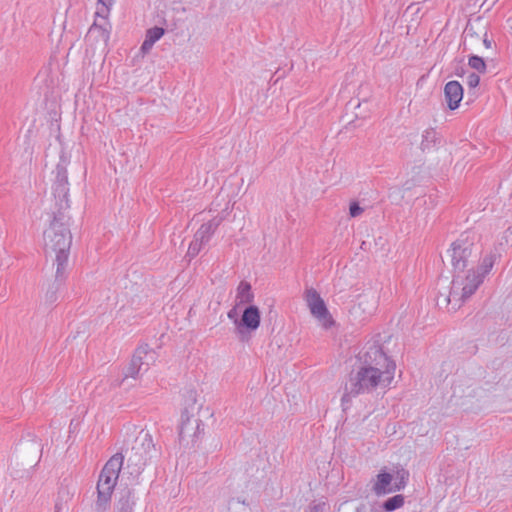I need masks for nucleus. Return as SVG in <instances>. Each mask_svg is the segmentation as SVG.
<instances>
[{
    "mask_svg": "<svg viewBox=\"0 0 512 512\" xmlns=\"http://www.w3.org/2000/svg\"><path fill=\"white\" fill-rule=\"evenodd\" d=\"M396 365L380 347H373L365 354V365L355 378L351 379L349 388L342 396V403L349 402L360 393L370 392L378 386L387 387L394 378Z\"/></svg>",
    "mask_w": 512,
    "mask_h": 512,
    "instance_id": "nucleus-1",
    "label": "nucleus"
},
{
    "mask_svg": "<svg viewBox=\"0 0 512 512\" xmlns=\"http://www.w3.org/2000/svg\"><path fill=\"white\" fill-rule=\"evenodd\" d=\"M500 257L499 251L491 250L482 260L477 271L468 270L465 275H453L448 293H440L436 299L439 307L456 311L478 289L485 276L491 271L495 261Z\"/></svg>",
    "mask_w": 512,
    "mask_h": 512,
    "instance_id": "nucleus-2",
    "label": "nucleus"
},
{
    "mask_svg": "<svg viewBox=\"0 0 512 512\" xmlns=\"http://www.w3.org/2000/svg\"><path fill=\"white\" fill-rule=\"evenodd\" d=\"M65 211L59 209L53 211V219L44 231L45 251L55 253L56 278L60 281L64 279V271L72 243V235L68 227L69 217L65 214Z\"/></svg>",
    "mask_w": 512,
    "mask_h": 512,
    "instance_id": "nucleus-3",
    "label": "nucleus"
},
{
    "mask_svg": "<svg viewBox=\"0 0 512 512\" xmlns=\"http://www.w3.org/2000/svg\"><path fill=\"white\" fill-rule=\"evenodd\" d=\"M124 455L114 454L104 465L97 482V500L95 508L98 512H105L109 507L119 473L123 466Z\"/></svg>",
    "mask_w": 512,
    "mask_h": 512,
    "instance_id": "nucleus-4",
    "label": "nucleus"
},
{
    "mask_svg": "<svg viewBox=\"0 0 512 512\" xmlns=\"http://www.w3.org/2000/svg\"><path fill=\"white\" fill-rule=\"evenodd\" d=\"M157 455L152 435L141 430L135 438L131 449L126 450L127 469L131 476L138 477L148 462Z\"/></svg>",
    "mask_w": 512,
    "mask_h": 512,
    "instance_id": "nucleus-5",
    "label": "nucleus"
},
{
    "mask_svg": "<svg viewBox=\"0 0 512 512\" xmlns=\"http://www.w3.org/2000/svg\"><path fill=\"white\" fill-rule=\"evenodd\" d=\"M451 264L454 275H462L469 263L481 253V247L475 234L463 233L451 245Z\"/></svg>",
    "mask_w": 512,
    "mask_h": 512,
    "instance_id": "nucleus-6",
    "label": "nucleus"
},
{
    "mask_svg": "<svg viewBox=\"0 0 512 512\" xmlns=\"http://www.w3.org/2000/svg\"><path fill=\"white\" fill-rule=\"evenodd\" d=\"M203 423L185 408L181 413L179 441L184 447H193L203 434Z\"/></svg>",
    "mask_w": 512,
    "mask_h": 512,
    "instance_id": "nucleus-7",
    "label": "nucleus"
},
{
    "mask_svg": "<svg viewBox=\"0 0 512 512\" xmlns=\"http://www.w3.org/2000/svg\"><path fill=\"white\" fill-rule=\"evenodd\" d=\"M154 361L155 352L148 345L137 348L118 385H121L127 378H139L140 374L146 372Z\"/></svg>",
    "mask_w": 512,
    "mask_h": 512,
    "instance_id": "nucleus-8",
    "label": "nucleus"
},
{
    "mask_svg": "<svg viewBox=\"0 0 512 512\" xmlns=\"http://www.w3.org/2000/svg\"><path fill=\"white\" fill-rule=\"evenodd\" d=\"M223 215H217L207 221L206 223H203L199 229L194 234V239L190 243L187 251V256L190 258L196 257L199 252L201 251L202 247L207 244L212 237V235L215 233L217 228L221 225V223L224 220Z\"/></svg>",
    "mask_w": 512,
    "mask_h": 512,
    "instance_id": "nucleus-9",
    "label": "nucleus"
},
{
    "mask_svg": "<svg viewBox=\"0 0 512 512\" xmlns=\"http://www.w3.org/2000/svg\"><path fill=\"white\" fill-rule=\"evenodd\" d=\"M305 301L311 314L318 320L324 329H329L335 324L324 300L314 288L306 289Z\"/></svg>",
    "mask_w": 512,
    "mask_h": 512,
    "instance_id": "nucleus-10",
    "label": "nucleus"
},
{
    "mask_svg": "<svg viewBox=\"0 0 512 512\" xmlns=\"http://www.w3.org/2000/svg\"><path fill=\"white\" fill-rule=\"evenodd\" d=\"M260 310L255 305H249L242 313L240 320H235L236 332L241 342H247L250 339V333L256 331L260 326Z\"/></svg>",
    "mask_w": 512,
    "mask_h": 512,
    "instance_id": "nucleus-11",
    "label": "nucleus"
},
{
    "mask_svg": "<svg viewBox=\"0 0 512 512\" xmlns=\"http://www.w3.org/2000/svg\"><path fill=\"white\" fill-rule=\"evenodd\" d=\"M53 195L59 210L69 209L68 174L67 164L64 159H61V161L56 166V178L53 184Z\"/></svg>",
    "mask_w": 512,
    "mask_h": 512,
    "instance_id": "nucleus-12",
    "label": "nucleus"
},
{
    "mask_svg": "<svg viewBox=\"0 0 512 512\" xmlns=\"http://www.w3.org/2000/svg\"><path fill=\"white\" fill-rule=\"evenodd\" d=\"M485 26L481 22L468 23L463 32L464 50L476 49L482 36H485Z\"/></svg>",
    "mask_w": 512,
    "mask_h": 512,
    "instance_id": "nucleus-13",
    "label": "nucleus"
},
{
    "mask_svg": "<svg viewBox=\"0 0 512 512\" xmlns=\"http://www.w3.org/2000/svg\"><path fill=\"white\" fill-rule=\"evenodd\" d=\"M444 96L450 110H455L463 98V87L458 81H449L444 87Z\"/></svg>",
    "mask_w": 512,
    "mask_h": 512,
    "instance_id": "nucleus-14",
    "label": "nucleus"
},
{
    "mask_svg": "<svg viewBox=\"0 0 512 512\" xmlns=\"http://www.w3.org/2000/svg\"><path fill=\"white\" fill-rule=\"evenodd\" d=\"M393 476L390 473L383 472L377 475V481L373 486V491L376 495H385L394 492L393 485L391 484Z\"/></svg>",
    "mask_w": 512,
    "mask_h": 512,
    "instance_id": "nucleus-15",
    "label": "nucleus"
},
{
    "mask_svg": "<svg viewBox=\"0 0 512 512\" xmlns=\"http://www.w3.org/2000/svg\"><path fill=\"white\" fill-rule=\"evenodd\" d=\"M165 33L162 27H152L146 31L145 40L141 45V52L147 54L153 47L156 41H158Z\"/></svg>",
    "mask_w": 512,
    "mask_h": 512,
    "instance_id": "nucleus-16",
    "label": "nucleus"
},
{
    "mask_svg": "<svg viewBox=\"0 0 512 512\" xmlns=\"http://www.w3.org/2000/svg\"><path fill=\"white\" fill-rule=\"evenodd\" d=\"M237 298L240 303H251L254 295L251 292V285L246 281H241L237 288Z\"/></svg>",
    "mask_w": 512,
    "mask_h": 512,
    "instance_id": "nucleus-17",
    "label": "nucleus"
},
{
    "mask_svg": "<svg viewBox=\"0 0 512 512\" xmlns=\"http://www.w3.org/2000/svg\"><path fill=\"white\" fill-rule=\"evenodd\" d=\"M134 505H135V501H134L133 493L131 491H127L119 499L117 512H133Z\"/></svg>",
    "mask_w": 512,
    "mask_h": 512,
    "instance_id": "nucleus-18",
    "label": "nucleus"
},
{
    "mask_svg": "<svg viewBox=\"0 0 512 512\" xmlns=\"http://www.w3.org/2000/svg\"><path fill=\"white\" fill-rule=\"evenodd\" d=\"M405 498L401 494L394 495L393 497L388 498L382 504V509L386 512H392L404 505Z\"/></svg>",
    "mask_w": 512,
    "mask_h": 512,
    "instance_id": "nucleus-19",
    "label": "nucleus"
},
{
    "mask_svg": "<svg viewBox=\"0 0 512 512\" xmlns=\"http://www.w3.org/2000/svg\"><path fill=\"white\" fill-rule=\"evenodd\" d=\"M437 141V133L434 129H427L422 135L420 147L423 151L430 150L435 146Z\"/></svg>",
    "mask_w": 512,
    "mask_h": 512,
    "instance_id": "nucleus-20",
    "label": "nucleus"
},
{
    "mask_svg": "<svg viewBox=\"0 0 512 512\" xmlns=\"http://www.w3.org/2000/svg\"><path fill=\"white\" fill-rule=\"evenodd\" d=\"M227 508L229 512H251L249 504L240 498H231Z\"/></svg>",
    "mask_w": 512,
    "mask_h": 512,
    "instance_id": "nucleus-21",
    "label": "nucleus"
},
{
    "mask_svg": "<svg viewBox=\"0 0 512 512\" xmlns=\"http://www.w3.org/2000/svg\"><path fill=\"white\" fill-rule=\"evenodd\" d=\"M408 477V471L404 469L398 470L396 473V480L393 484V491L395 492L402 490L407 484Z\"/></svg>",
    "mask_w": 512,
    "mask_h": 512,
    "instance_id": "nucleus-22",
    "label": "nucleus"
},
{
    "mask_svg": "<svg viewBox=\"0 0 512 512\" xmlns=\"http://www.w3.org/2000/svg\"><path fill=\"white\" fill-rule=\"evenodd\" d=\"M468 65L479 73L486 72V64L482 57L472 55L469 57Z\"/></svg>",
    "mask_w": 512,
    "mask_h": 512,
    "instance_id": "nucleus-23",
    "label": "nucleus"
},
{
    "mask_svg": "<svg viewBox=\"0 0 512 512\" xmlns=\"http://www.w3.org/2000/svg\"><path fill=\"white\" fill-rule=\"evenodd\" d=\"M113 2L114 0H98L96 15L105 17L108 14Z\"/></svg>",
    "mask_w": 512,
    "mask_h": 512,
    "instance_id": "nucleus-24",
    "label": "nucleus"
},
{
    "mask_svg": "<svg viewBox=\"0 0 512 512\" xmlns=\"http://www.w3.org/2000/svg\"><path fill=\"white\" fill-rule=\"evenodd\" d=\"M65 278L60 281V280H57V278L55 277V283L47 290L46 292V299L50 302H54L57 297H56V294H57V291L60 287V285L64 282Z\"/></svg>",
    "mask_w": 512,
    "mask_h": 512,
    "instance_id": "nucleus-25",
    "label": "nucleus"
},
{
    "mask_svg": "<svg viewBox=\"0 0 512 512\" xmlns=\"http://www.w3.org/2000/svg\"><path fill=\"white\" fill-rule=\"evenodd\" d=\"M364 209L360 207L358 202H352L349 206V214L351 217H357L363 213Z\"/></svg>",
    "mask_w": 512,
    "mask_h": 512,
    "instance_id": "nucleus-26",
    "label": "nucleus"
},
{
    "mask_svg": "<svg viewBox=\"0 0 512 512\" xmlns=\"http://www.w3.org/2000/svg\"><path fill=\"white\" fill-rule=\"evenodd\" d=\"M480 83V77L476 73H470L467 77V85L469 88H476Z\"/></svg>",
    "mask_w": 512,
    "mask_h": 512,
    "instance_id": "nucleus-27",
    "label": "nucleus"
},
{
    "mask_svg": "<svg viewBox=\"0 0 512 512\" xmlns=\"http://www.w3.org/2000/svg\"><path fill=\"white\" fill-rule=\"evenodd\" d=\"M326 508L325 502L315 503L310 506L309 512H324Z\"/></svg>",
    "mask_w": 512,
    "mask_h": 512,
    "instance_id": "nucleus-28",
    "label": "nucleus"
},
{
    "mask_svg": "<svg viewBox=\"0 0 512 512\" xmlns=\"http://www.w3.org/2000/svg\"><path fill=\"white\" fill-rule=\"evenodd\" d=\"M480 42L483 43L485 48H487V49H491L492 48V45H493L494 42L491 39L488 38V32H487L486 28H485V36H482Z\"/></svg>",
    "mask_w": 512,
    "mask_h": 512,
    "instance_id": "nucleus-29",
    "label": "nucleus"
},
{
    "mask_svg": "<svg viewBox=\"0 0 512 512\" xmlns=\"http://www.w3.org/2000/svg\"><path fill=\"white\" fill-rule=\"evenodd\" d=\"M503 239L507 244L510 243L512 247V225L504 232Z\"/></svg>",
    "mask_w": 512,
    "mask_h": 512,
    "instance_id": "nucleus-30",
    "label": "nucleus"
},
{
    "mask_svg": "<svg viewBox=\"0 0 512 512\" xmlns=\"http://www.w3.org/2000/svg\"><path fill=\"white\" fill-rule=\"evenodd\" d=\"M356 512H379V510L375 507L368 510L365 504H361L356 508Z\"/></svg>",
    "mask_w": 512,
    "mask_h": 512,
    "instance_id": "nucleus-31",
    "label": "nucleus"
},
{
    "mask_svg": "<svg viewBox=\"0 0 512 512\" xmlns=\"http://www.w3.org/2000/svg\"><path fill=\"white\" fill-rule=\"evenodd\" d=\"M363 302H359L357 305L353 306L350 310V314H357L359 311L364 310L362 308Z\"/></svg>",
    "mask_w": 512,
    "mask_h": 512,
    "instance_id": "nucleus-32",
    "label": "nucleus"
},
{
    "mask_svg": "<svg viewBox=\"0 0 512 512\" xmlns=\"http://www.w3.org/2000/svg\"><path fill=\"white\" fill-rule=\"evenodd\" d=\"M234 315H235V309H232V310H230V311L228 312V317H229L230 319H232V318L234 317Z\"/></svg>",
    "mask_w": 512,
    "mask_h": 512,
    "instance_id": "nucleus-33",
    "label": "nucleus"
},
{
    "mask_svg": "<svg viewBox=\"0 0 512 512\" xmlns=\"http://www.w3.org/2000/svg\"><path fill=\"white\" fill-rule=\"evenodd\" d=\"M463 72H464V69H463V68H461V73L457 71V73H456V74H457V76H461Z\"/></svg>",
    "mask_w": 512,
    "mask_h": 512,
    "instance_id": "nucleus-34",
    "label": "nucleus"
},
{
    "mask_svg": "<svg viewBox=\"0 0 512 512\" xmlns=\"http://www.w3.org/2000/svg\"><path fill=\"white\" fill-rule=\"evenodd\" d=\"M361 248H362V249L366 248L365 242H362V244H361Z\"/></svg>",
    "mask_w": 512,
    "mask_h": 512,
    "instance_id": "nucleus-35",
    "label": "nucleus"
},
{
    "mask_svg": "<svg viewBox=\"0 0 512 512\" xmlns=\"http://www.w3.org/2000/svg\"><path fill=\"white\" fill-rule=\"evenodd\" d=\"M361 248H362V249L366 248L365 242H362V244H361Z\"/></svg>",
    "mask_w": 512,
    "mask_h": 512,
    "instance_id": "nucleus-36",
    "label": "nucleus"
},
{
    "mask_svg": "<svg viewBox=\"0 0 512 512\" xmlns=\"http://www.w3.org/2000/svg\"><path fill=\"white\" fill-rule=\"evenodd\" d=\"M497 0H492L491 3H489V6L490 5H493Z\"/></svg>",
    "mask_w": 512,
    "mask_h": 512,
    "instance_id": "nucleus-37",
    "label": "nucleus"
},
{
    "mask_svg": "<svg viewBox=\"0 0 512 512\" xmlns=\"http://www.w3.org/2000/svg\"><path fill=\"white\" fill-rule=\"evenodd\" d=\"M489 0H484L483 4H485L486 2H488Z\"/></svg>",
    "mask_w": 512,
    "mask_h": 512,
    "instance_id": "nucleus-38",
    "label": "nucleus"
}]
</instances>
